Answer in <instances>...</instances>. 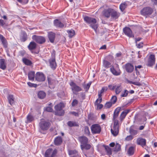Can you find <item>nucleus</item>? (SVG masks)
<instances>
[{
  "label": "nucleus",
  "mask_w": 157,
  "mask_h": 157,
  "mask_svg": "<svg viewBox=\"0 0 157 157\" xmlns=\"http://www.w3.org/2000/svg\"><path fill=\"white\" fill-rule=\"evenodd\" d=\"M51 125V123L48 121L42 119L39 123L40 132L41 131H46L48 129Z\"/></svg>",
  "instance_id": "nucleus-1"
},
{
  "label": "nucleus",
  "mask_w": 157,
  "mask_h": 157,
  "mask_svg": "<svg viewBox=\"0 0 157 157\" xmlns=\"http://www.w3.org/2000/svg\"><path fill=\"white\" fill-rule=\"evenodd\" d=\"M84 19L86 23L90 24L92 28L94 29H97L98 25L95 24L97 22L95 19L88 16H85L84 17Z\"/></svg>",
  "instance_id": "nucleus-2"
},
{
  "label": "nucleus",
  "mask_w": 157,
  "mask_h": 157,
  "mask_svg": "<svg viewBox=\"0 0 157 157\" xmlns=\"http://www.w3.org/2000/svg\"><path fill=\"white\" fill-rule=\"evenodd\" d=\"M64 105L62 103H60L55 106V108L56 110L55 114L56 115L61 116H63L64 113V111L62 109L64 107Z\"/></svg>",
  "instance_id": "nucleus-3"
},
{
  "label": "nucleus",
  "mask_w": 157,
  "mask_h": 157,
  "mask_svg": "<svg viewBox=\"0 0 157 157\" xmlns=\"http://www.w3.org/2000/svg\"><path fill=\"white\" fill-rule=\"evenodd\" d=\"M70 85L71 87V89L73 93L76 94L77 92L82 90V89L80 86H78L73 81L70 83Z\"/></svg>",
  "instance_id": "nucleus-4"
},
{
  "label": "nucleus",
  "mask_w": 157,
  "mask_h": 157,
  "mask_svg": "<svg viewBox=\"0 0 157 157\" xmlns=\"http://www.w3.org/2000/svg\"><path fill=\"white\" fill-rule=\"evenodd\" d=\"M152 12V9L149 7H146L143 8L140 11L141 14L145 17L151 15Z\"/></svg>",
  "instance_id": "nucleus-5"
},
{
  "label": "nucleus",
  "mask_w": 157,
  "mask_h": 157,
  "mask_svg": "<svg viewBox=\"0 0 157 157\" xmlns=\"http://www.w3.org/2000/svg\"><path fill=\"white\" fill-rule=\"evenodd\" d=\"M57 149H55L53 151L52 148H49L45 152L44 156L45 157H55L57 154Z\"/></svg>",
  "instance_id": "nucleus-6"
},
{
  "label": "nucleus",
  "mask_w": 157,
  "mask_h": 157,
  "mask_svg": "<svg viewBox=\"0 0 157 157\" xmlns=\"http://www.w3.org/2000/svg\"><path fill=\"white\" fill-rule=\"evenodd\" d=\"M32 39L39 44H42L45 42L46 39L44 37L42 36L33 35L32 37Z\"/></svg>",
  "instance_id": "nucleus-7"
},
{
  "label": "nucleus",
  "mask_w": 157,
  "mask_h": 157,
  "mask_svg": "<svg viewBox=\"0 0 157 157\" xmlns=\"http://www.w3.org/2000/svg\"><path fill=\"white\" fill-rule=\"evenodd\" d=\"M91 129L92 132L94 134L99 133L101 130L100 125L98 124L92 125Z\"/></svg>",
  "instance_id": "nucleus-8"
},
{
  "label": "nucleus",
  "mask_w": 157,
  "mask_h": 157,
  "mask_svg": "<svg viewBox=\"0 0 157 157\" xmlns=\"http://www.w3.org/2000/svg\"><path fill=\"white\" fill-rule=\"evenodd\" d=\"M54 25L56 28H62L64 26V22L60 19H57L53 21Z\"/></svg>",
  "instance_id": "nucleus-9"
},
{
  "label": "nucleus",
  "mask_w": 157,
  "mask_h": 157,
  "mask_svg": "<svg viewBox=\"0 0 157 157\" xmlns=\"http://www.w3.org/2000/svg\"><path fill=\"white\" fill-rule=\"evenodd\" d=\"M35 79L37 81L41 82L44 81L45 78L44 75L43 73L37 72L36 74Z\"/></svg>",
  "instance_id": "nucleus-10"
},
{
  "label": "nucleus",
  "mask_w": 157,
  "mask_h": 157,
  "mask_svg": "<svg viewBox=\"0 0 157 157\" xmlns=\"http://www.w3.org/2000/svg\"><path fill=\"white\" fill-rule=\"evenodd\" d=\"M52 55L54 57L50 60V64L51 68L55 69L56 67V64L55 60V51H53L52 53Z\"/></svg>",
  "instance_id": "nucleus-11"
},
{
  "label": "nucleus",
  "mask_w": 157,
  "mask_h": 157,
  "mask_svg": "<svg viewBox=\"0 0 157 157\" xmlns=\"http://www.w3.org/2000/svg\"><path fill=\"white\" fill-rule=\"evenodd\" d=\"M155 57L154 55H151L149 57L148 61V66H152L154 64L155 62Z\"/></svg>",
  "instance_id": "nucleus-12"
},
{
  "label": "nucleus",
  "mask_w": 157,
  "mask_h": 157,
  "mask_svg": "<svg viewBox=\"0 0 157 157\" xmlns=\"http://www.w3.org/2000/svg\"><path fill=\"white\" fill-rule=\"evenodd\" d=\"M124 67L126 71L128 73H132L134 69L133 66L129 63H128L125 64L124 66Z\"/></svg>",
  "instance_id": "nucleus-13"
},
{
  "label": "nucleus",
  "mask_w": 157,
  "mask_h": 157,
  "mask_svg": "<svg viewBox=\"0 0 157 157\" xmlns=\"http://www.w3.org/2000/svg\"><path fill=\"white\" fill-rule=\"evenodd\" d=\"M112 9L108 8L107 9H105L102 12L103 15L107 18H109L110 16Z\"/></svg>",
  "instance_id": "nucleus-14"
},
{
  "label": "nucleus",
  "mask_w": 157,
  "mask_h": 157,
  "mask_svg": "<svg viewBox=\"0 0 157 157\" xmlns=\"http://www.w3.org/2000/svg\"><path fill=\"white\" fill-rule=\"evenodd\" d=\"M120 15V13L112 9L111 14V18L113 20L117 19Z\"/></svg>",
  "instance_id": "nucleus-15"
},
{
  "label": "nucleus",
  "mask_w": 157,
  "mask_h": 157,
  "mask_svg": "<svg viewBox=\"0 0 157 157\" xmlns=\"http://www.w3.org/2000/svg\"><path fill=\"white\" fill-rule=\"evenodd\" d=\"M78 140L81 145L85 144L88 143V139L86 136H82L78 137Z\"/></svg>",
  "instance_id": "nucleus-16"
},
{
  "label": "nucleus",
  "mask_w": 157,
  "mask_h": 157,
  "mask_svg": "<svg viewBox=\"0 0 157 157\" xmlns=\"http://www.w3.org/2000/svg\"><path fill=\"white\" fill-rule=\"evenodd\" d=\"M48 37L50 42L52 43H54L56 37L55 33L52 32H48Z\"/></svg>",
  "instance_id": "nucleus-17"
},
{
  "label": "nucleus",
  "mask_w": 157,
  "mask_h": 157,
  "mask_svg": "<svg viewBox=\"0 0 157 157\" xmlns=\"http://www.w3.org/2000/svg\"><path fill=\"white\" fill-rule=\"evenodd\" d=\"M146 140L143 138H139L137 140V143L138 145H140L144 147L146 145Z\"/></svg>",
  "instance_id": "nucleus-18"
},
{
  "label": "nucleus",
  "mask_w": 157,
  "mask_h": 157,
  "mask_svg": "<svg viewBox=\"0 0 157 157\" xmlns=\"http://www.w3.org/2000/svg\"><path fill=\"white\" fill-rule=\"evenodd\" d=\"M111 131L114 136H116L119 132V126L113 125V128L111 129Z\"/></svg>",
  "instance_id": "nucleus-19"
},
{
  "label": "nucleus",
  "mask_w": 157,
  "mask_h": 157,
  "mask_svg": "<svg viewBox=\"0 0 157 157\" xmlns=\"http://www.w3.org/2000/svg\"><path fill=\"white\" fill-rule=\"evenodd\" d=\"M130 111V109H126L123 111L121 113L120 117V119L121 121H122L125 118L127 114Z\"/></svg>",
  "instance_id": "nucleus-20"
},
{
  "label": "nucleus",
  "mask_w": 157,
  "mask_h": 157,
  "mask_svg": "<svg viewBox=\"0 0 157 157\" xmlns=\"http://www.w3.org/2000/svg\"><path fill=\"white\" fill-rule=\"evenodd\" d=\"M54 144L55 145L58 146L61 144L62 143V139L61 136L56 137L54 140Z\"/></svg>",
  "instance_id": "nucleus-21"
},
{
  "label": "nucleus",
  "mask_w": 157,
  "mask_h": 157,
  "mask_svg": "<svg viewBox=\"0 0 157 157\" xmlns=\"http://www.w3.org/2000/svg\"><path fill=\"white\" fill-rule=\"evenodd\" d=\"M0 40L4 47H7V42L6 38L2 35L0 34Z\"/></svg>",
  "instance_id": "nucleus-22"
},
{
  "label": "nucleus",
  "mask_w": 157,
  "mask_h": 157,
  "mask_svg": "<svg viewBox=\"0 0 157 157\" xmlns=\"http://www.w3.org/2000/svg\"><path fill=\"white\" fill-rule=\"evenodd\" d=\"M37 46V44L34 41L30 42L28 46V49L30 51L35 49Z\"/></svg>",
  "instance_id": "nucleus-23"
},
{
  "label": "nucleus",
  "mask_w": 157,
  "mask_h": 157,
  "mask_svg": "<svg viewBox=\"0 0 157 157\" xmlns=\"http://www.w3.org/2000/svg\"><path fill=\"white\" fill-rule=\"evenodd\" d=\"M27 39V35L24 31L22 32L20 36V39L21 41L24 42Z\"/></svg>",
  "instance_id": "nucleus-24"
},
{
  "label": "nucleus",
  "mask_w": 157,
  "mask_h": 157,
  "mask_svg": "<svg viewBox=\"0 0 157 157\" xmlns=\"http://www.w3.org/2000/svg\"><path fill=\"white\" fill-rule=\"evenodd\" d=\"M48 80L49 85H54L58 83V81L56 79L51 78L49 76L48 77Z\"/></svg>",
  "instance_id": "nucleus-25"
},
{
  "label": "nucleus",
  "mask_w": 157,
  "mask_h": 157,
  "mask_svg": "<svg viewBox=\"0 0 157 157\" xmlns=\"http://www.w3.org/2000/svg\"><path fill=\"white\" fill-rule=\"evenodd\" d=\"M6 67V64L5 63V60L4 59H0V68L3 70H5Z\"/></svg>",
  "instance_id": "nucleus-26"
},
{
  "label": "nucleus",
  "mask_w": 157,
  "mask_h": 157,
  "mask_svg": "<svg viewBox=\"0 0 157 157\" xmlns=\"http://www.w3.org/2000/svg\"><path fill=\"white\" fill-rule=\"evenodd\" d=\"M37 95L39 98L42 99L45 97L46 94L43 91H40L38 92Z\"/></svg>",
  "instance_id": "nucleus-27"
},
{
  "label": "nucleus",
  "mask_w": 157,
  "mask_h": 157,
  "mask_svg": "<svg viewBox=\"0 0 157 157\" xmlns=\"http://www.w3.org/2000/svg\"><path fill=\"white\" fill-rule=\"evenodd\" d=\"M123 32L125 34L129 37H134V35L132 30H123Z\"/></svg>",
  "instance_id": "nucleus-28"
},
{
  "label": "nucleus",
  "mask_w": 157,
  "mask_h": 157,
  "mask_svg": "<svg viewBox=\"0 0 157 157\" xmlns=\"http://www.w3.org/2000/svg\"><path fill=\"white\" fill-rule=\"evenodd\" d=\"M135 150V147L131 146L130 147L127 151L128 154L129 156L132 155L134 153Z\"/></svg>",
  "instance_id": "nucleus-29"
},
{
  "label": "nucleus",
  "mask_w": 157,
  "mask_h": 157,
  "mask_svg": "<svg viewBox=\"0 0 157 157\" xmlns=\"http://www.w3.org/2000/svg\"><path fill=\"white\" fill-rule=\"evenodd\" d=\"M103 146L105 148V150L107 152V154L109 155H110L112 154V149L110 148L108 146L103 145Z\"/></svg>",
  "instance_id": "nucleus-30"
},
{
  "label": "nucleus",
  "mask_w": 157,
  "mask_h": 157,
  "mask_svg": "<svg viewBox=\"0 0 157 157\" xmlns=\"http://www.w3.org/2000/svg\"><path fill=\"white\" fill-rule=\"evenodd\" d=\"M120 110L121 108H117L115 110L113 113V119H115L118 116Z\"/></svg>",
  "instance_id": "nucleus-31"
},
{
  "label": "nucleus",
  "mask_w": 157,
  "mask_h": 157,
  "mask_svg": "<svg viewBox=\"0 0 157 157\" xmlns=\"http://www.w3.org/2000/svg\"><path fill=\"white\" fill-rule=\"evenodd\" d=\"M8 101L11 105H13L14 103V98L13 95H9L7 98Z\"/></svg>",
  "instance_id": "nucleus-32"
},
{
  "label": "nucleus",
  "mask_w": 157,
  "mask_h": 157,
  "mask_svg": "<svg viewBox=\"0 0 157 157\" xmlns=\"http://www.w3.org/2000/svg\"><path fill=\"white\" fill-rule=\"evenodd\" d=\"M35 77V72L33 71H30L28 74V78L30 80L33 81Z\"/></svg>",
  "instance_id": "nucleus-33"
},
{
  "label": "nucleus",
  "mask_w": 157,
  "mask_h": 157,
  "mask_svg": "<svg viewBox=\"0 0 157 157\" xmlns=\"http://www.w3.org/2000/svg\"><path fill=\"white\" fill-rule=\"evenodd\" d=\"M26 118L27 121H26V123L31 122L34 120V117L31 113H29L28 114L27 117Z\"/></svg>",
  "instance_id": "nucleus-34"
},
{
  "label": "nucleus",
  "mask_w": 157,
  "mask_h": 157,
  "mask_svg": "<svg viewBox=\"0 0 157 157\" xmlns=\"http://www.w3.org/2000/svg\"><path fill=\"white\" fill-rule=\"evenodd\" d=\"M67 124L70 127L79 126V125L77 122L73 121H69L67 122Z\"/></svg>",
  "instance_id": "nucleus-35"
},
{
  "label": "nucleus",
  "mask_w": 157,
  "mask_h": 157,
  "mask_svg": "<svg viewBox=\"0 0 157 157\" xmlns=\"http://www.w3.org/2000/svg\"><path fill=\"white\" fill-rule=\"evenodd\" d=\"M67 33L69 38H71L75 35L74 30H67Z\"/></svg>",
  "instance_id": "nucleus-36"
},
{
  "label": "nucleus",
  "mask_w": 157,
  "mask_h": 157,
  "mask_svg": "<svg viewBox=\"0 0 157 157\" xmlns=\"http://www.w3.org/2000/svg\"><path fill=\"white\" fill-rule=\"evenodd\" d=\"M129 132L131 135L134 136L136 135L137 133V131L135 130L133 127L131 126L130 127L129 130Z\"/></svg>",
  "instance_id": "nucleus-37"
},
{
  "label": "nucleus",
  "mask_w": 157,
  "mask_h": 157,
  "mask_svg": "<svg viewBox=\"0 0 157 157\" xmlns=\"http://www.w3.org/2000/svg\"><path fill=\"white\" fill-rule=\"evenodd\" d=\"M81 147L82 150L84 149L88 150L90 148L91 145L90 144H88L87 143L84 145H81Z\"/></svg>",
  "instance_id": "nucleus-38"
},
{
  "label": "nucleus",
  "mask_w": 157,
  "mask_h": 157,
  "mask_svg": "<svg viewBox=\"0 0 157 157\" xmlns=\"http://www.w3.org/2000/svg\"><path fill=\"white\" fill-rule=\"evenodd\" d=\"M22 61L25 65H30L32 64L30 60L26 58H23L22 59Z\"/></svg>",
  "instance_id": "nucleus-39"
},
{
  "label": "nucleus",
  "mask_w": 157,
  "mask_h": 157,
  "mask_svg": "<svg viewBox=\"0 0 157 157\" xmlns=\"http://www.w3.org/2000/svg\"><path fill=\"white\" fill-rule=\"evenodd\" d=\"M110 71L112 73L115 75H118L120 74V73L117 71L113 67L110 68Z\"/></svg>",
  "instance_id": "nucleus-40"
},
{
  "label": "nucleus",
  "mask_w": 157,
  "mask_h": 157,
  "mask_svg": "<svg viewBox=\"0 0 157 157\" xmlns=\"http://www.w3.org/2000/svg\"><path fill=\"white\" fill-rule=\"evenodd\" d=\"M68 154L69 155H75V156L78 155V151L75 150H71L69 151Z\"/></svg>",
  "instance_id": "nucleus-41"
},
{
  "label": "nucleus",
  "mask_w": 157,
  "mask_h": 157,
  "mask_svg": "<svg viewBox=\"0 0 157 157\" xmlns=\"http://www.w3.org/2000/svg\"><path fill=\"white\" fill-rule=\"evenodd\" d=\"M98 101L99 99H97L95 101V105L97 106V109H100L103 107V105L101 104L98 103Z\"/></svg>",
  "instance_id": "nucleus-42"
},
{
  "label": "nucleus",
  "mask_w": 157,
  "mask_h": 157,
  "mask_svg": "<svg viewBox=\"0 0 157 157\" xmlns=\"http://www.w3.org/2000/svg\"><path fill=\"white\" fill-rule=\"evenodd\" d=\"M103 64V66L107 68L110 67L111 66L110 63L106 60H104Z\"/></svg>",
  "instance_id": "nucleus-43"
},
{
  "label": "nucleus",
  "mask_w": 157,
  "mask_h": 157,
  "mask_svg": "<svg viewBox=\"0 0 157 157\" xmlns=\"http://www.w3.org/2000/svg\"><path fill=\"white\" fill-rule=\"evenodd\" d=\"M107 87L106 86L102 87L100 91L98 92V95H102L101 94H102L104 91H106L107 90Z\"/></svg>",
  "instance_id": "nucleus-44"
},
{
  "label": "nucleus",
  "mask_w": 157,
  "mask_h": 157,
  "mask_svg": "<svg viewBox=\"0 0 157 157\" xmlns=\"http://www.w3.org/2000/svg\"><path fill=\"white\" fill-rule=\"evenodd\" d=\"M84 131L85 134L87 135H89L90 134V132L89 130V127L87 126H85V127Z\"/></svg>",
  "instance_id": "nucleus-45"
},
{
  "label": "nucleus",
  "mask_w": 157,
  "mask_h": 157,
  "mask_svg": "<svg viewBox=\"0 0 157 157\" xmlns=\"http://www.w3.org/2000/svg\"><path fill=\"white\" fill-rule=\"evenodd\" d=\"M121 149L120 145L118 144H117L115 146L114 150L115 151H118L120 150Z\"/></svg>",
  "instance_id": "nucleus-46"
},
{
  "label": "nucleus",
  "mask_w": 157,
  "mask_h": 157,
  "mask_svg": "<svg viewBox=\"0 0 157 157\" xmlns=\"http://www.w3.org/2000/svg\"><path fill=\"white\" fill-rule=\"evenodd\" d=\"M121 91V88L120 86H117L115 89V92L116 94H119Z\"/></svg>",
  "instance_id": "nucleus-47"
},
{
  "label": "nucleus",
  "mask_w": 157,
  "mask_h": 157,
  "mask_svg": "<svg viewBox=\"0 0 157 157\" xmlns=\"http://www.w3.org/2000/svg\"><path fill=\"white\" fill-rule=\"evenodd\" d=\"M91 84V82H89L86 85H83V86L84 89H86V90H88L89 89Z\"/></svg>",
  "instance_id": "nucleus-48"
},
{
  "label": "nucleus",
  "mask_w": 157,
  "mask_h": 157,
  "mask_svg": "<svg viewBox=\"0 0 157 157\" xmlns=\"http://www.w3.org/2000/svg\"><path fill=\"white\" fill-rule=\"evenodd\" d=\"M117 100V97L116 96H113L111 99V102L113 104L116 102Z\"/></svg>",
  "instance_id": "nucleus-49"
},
{
  "label": "nucleus",
  "mask_w": 157,
  "mask_h": 157,
  "mask_svg": "<svg viewBox=\"0 0 157 157\" xmlns=\"http://www.w3.org/2000/svg\"><path fill=\"white\" fill-rule=\"evenodd\" d=\"M125 8V4L122 3L120 5V9L122 11H123Z\"/></svg>",
  "instance_id": "nucleus-50"
},
{
  "label": "nucleus",
  "mask_w": 157,
  "mask_h": 157,
  "mask_svg": "<svg viewBox=\"0 0 157 157\" xmlns=\"http://www.w3.org/2000/svg\"><path fill=\"white\" fill-rule=\"evenodd\" d=\"M113 104L111 102H108L105 104V106L107 108H109Z\"/></svg>",
  "instance_id": "nucleus-51"
},
{
  "label": "nucleus",
  "mask_w": 157,
  "mask_h": 157,
  "mask_svg": "<svg viewBox=\"0 0 157 157\" xmlns=\"http://www.w3.org/2000/svg\"><path fill=\"white\" fill-rule=\"evenodd\" d=\"M128 91L125 90H124V93H122V94L121 95V97H126L128 94Z\"/></svg>",
  "instance_id": "nucleus-52"
},
{
  "label": "nucleus",
  "mask_w": 157,
  "mask_h": 157,
  "mask_svg": "<svg viewBox=\"0 0 157 157\" xmlns=\"http://www.w3.org/2000/svg\"><path fill=\"white\" fill-rule=\"evenodd\" d=\"M78 103V101L76 99H74L73 100L72 102L71 105L73 106H74L76 105Z\"/></svg>",
  "instance_id": "nucleus-53"
},
{
  "label": "nucleus",
  "mask_w": 157,
  "mask_h": 157,
  "mask_svg": "<svg viewBox=\"0 0 157 157\" xmlns=\"http://www.w3.org/2000/svg\"><path fill=\"white\" fill-rule=\"evenodd\" d=\"M133 138V137L131 135H130L129 136H127L125 138V139L127 141H129L132 140Z\"/></svg>",
  "instance_id": "nucleus-54"
},
{
  "label": "nucleus",
  "mask_w": 157,
  "mask_h": 157,
  "mask_svg": "<svg viewBox=\"0 0 157 157\" xmlns=\"http://www.w3.org/2000/svg\"><path fill=\"white\" fill-rule=\"evenodd\" d=\"M28 85L30 87H36L37 86V85L36 84L32 83L30 82H29L27 83Z\"/></svg>",
  "instance_id": "nucleus-55"
},
{
  "label": "nucleus",
  "mask_w": 157,
  "mask_h": 157,
  "mask_svg": "<svg viewBox=\"0 0 157 157\" xmlns=\"http://www.w3.org/2000/svg\"><path fill=\"white\" fill-rule=\"evenodd\" d=\"M114 121V126H119V121L118 120L115 119H113Z\"/></svg>",
  "instance_id": "nucleus-56"
},
{
  "label": "nucleus",
  "mask_w": 157,
  "mask_h": 157,
  "mask_svg": "<svg viewBox=\"0 0 157 157\" xmlns=\"http://www.w3.org/2000/svg\"><path fill=\"white\" fill-rule=\"evenodd\" d=\"M46 110L48 112H52L53 109L50 107H48L46 108Z\"/></svg>",
  "instance_id": "nucleus-57"
},
{
  "label": "nucleus",
  "mask_w": 157,
  "mask_h": 157,
  "mask_svg": "<svg viewBox=\"0 0 157 157\" xmlns=\"http://www.w3.org/2000/svg\"><path fill=\"white\" fill-rule=\"evenodd\" d=\"M108 87L111 90H113L116 88V86H112L111 85H110L108 86Z\"/></svg>",
  "instance_id": "nucleus-58"
},
{
  "label": "nucleus",
  "mask_w": 157,
  "mask_h": 157,
  "mask_svg": "<svg viewBox=\"0 0 157 157\" xmlns=\"http://www.w3.org/2000/svg\"><path fill=\"white\" fill-rule=\"evenodd\" d=\"M136 44L137 47L138 48H140L143 47V43L142 42H140L139 44Z\"/></svg>",
  "instance_id": "nucleus-59"
},
{
  "label": "nucleus",
  "mask_w": 157,
  "mask_h": 157,
  "mask_svg": "<svg viewBox=\"0 0 157 157\" xmlns=\"http://www.w3.org/2000/svg\"><path fill=\"white\" fill-rule=\"evenodd\" d=\"M80 96L82 99H85V95L83 92H81L80 93Z\"/></svg>",
  "instance_id": "nucleus-60"
},
{
  "label": "nucleus",
  "mask_w": 157,
  "mask_h": 157,
  "mask_svg": "<svg viewBox=\"0 0 157 157\" xmlns=\"http://www.w3.org/2000/svg\"><path fill=\"white\" fill-rule=\"evenodd\" d=\"M99 101L98 103H100L102 100V98L101 97L102 95H98Z\"/></svg>",
  "instance_id": "nucleus-61"
},
{
  "label": "nucleus",
  "mask_w": 157,
  "mask_h": 157,
  "mask_svg": "<svg viewBox=\"0 0 157 157\" xmlns=\"http://www.w3.org/2000/svg\"><path fill=\"white\" fill-rule=\"evenodd\" d=\"M25 54V51H22L20 52V55L21 56H23Z\"/></svg>",
  "instance_id": "nucleus-62"
},
{
  "label": "nucleus",
  "mask_w": 157,
  "mask_h": 157,
  "mask_svg": "<svg viewBox=\"0 0 157 157\" xmlns=\"http://www.w3.org/2000/svg\"><path fill=\"white\" fill-rule=\"evenodd\" d=\"M135 70H136V69H140L142 67V65H139L138 66H135Z\"/></svg>",
  "instance_id": "nucleus-63"
},
{
  "label": "nucleus",
  "mask_w": 157,
  "mask_h": 157,
  "mask_svg": "<svg viewBox=\"0 0 157 157\" xmlns=\"http://www.w3.org/2000/svg\"><path fill=\"white\" fill-rule=\"evenodd\" d=\"M131 83L134 85H136L137 86H140V83L137 82H132Z\"/></svg>",
  "instance_id": "nucleus-64"
}]
</instances>
